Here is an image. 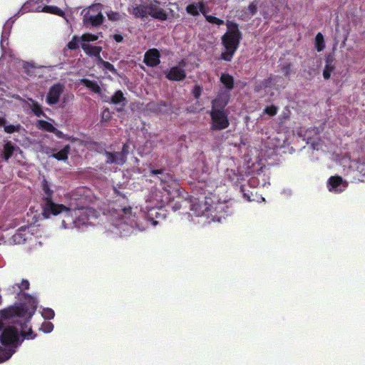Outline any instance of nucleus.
Masks as SVG:
<instances>
[{
    "mask_svg": "<svg viewBox=\"0 0 365 365\" xmlns=\"http://www.w3.org/2000/svg\"><path fill=\"white\" fill-rule=\"evenodd\" d=\"M191 210L197 216H205L210 221L220 222L231 212L226 202H213L211 198L205 197L202 202H192Z\"/></svg>",
    "mask_w": 365,
    "mask_h": 365,
    "instance_id": "obj_1",
    "label": "nucleus"
},
{
    "mask_svg": "<svg viewBox=\"0 0 365 365\" xmlns=\"http://www.w3.org/2000/svg\"><path fill=\"white\" fill-rule=\"evenodd\" d=\"M226 26L227 30L221 38L222 44L225 51L222 52L220 58L230 62L232 60L240 46L242 33L239 29L238 24L235 21H227Z\"/></svg>",
    "mask_w": 365,
    "mask_h": 365,
    "instance_id": "obj_2",
    "label": "nucleus"
},
{
    "mask_svg": "<svg viewBox=\"0 0 365 365\" xmlns=\"http://www.w3.org/2000/svg\"><path fill=\"white\" fill-rule=\"evenodd\" d=\"M36 311V307H29L24 304H15L0 311V317L3 319L18 318L21 328L23 329L27 327V323Z\"/></svg>",
    "mask_w": 365,
    "mask_h": 365,
    "instance_id": "obj_3",
    "label": "nucleus"
},
{
    "mask_svg": "<svg viewBox=\"0 0 365 365\" xmlns=\"http://www.w3.org/2000/svg\"><path fill=\"white\" fill-rule=\"evenodd\" d=\"M42 189V208L43 214L46 217H48L51 215H57L67 207L62 204H56L53 202L52 197L53 190L51 188L50 183L46 179L43 178L41 182Z\"/></svg>",
    "mask_w": 365,
    "mask_h": 365,
    "instance_id": "obj_4",
    "label": "nucleus"
},
{
    "mask_svg": "<svg viewBox=\"0 0 365 365\" xmlns=\"http://www.w3.org/2000/svg\"><path fill=\"white\" fill-rule=\"evenodd\" d=\"M63 211L66 213L62 224L65 228L80 227L81 225H86L89 220L88 210L87 209L71 210L67 207Z\"/></svg>",
    "mask_w": 365,
    "mask_h": 365,
    "instance_id": "obj_5",
    "label": "nucleus"
},
{
    "mask_svg": "<svg viewBox=\"0 0 365 365\" xmlns=\"http://www.w3.org/2000/svg\"><path fill=\"white\" fill-rule=\"evenodd\" d=\"M33 334L32 329H29L28 332H19L17 329L13 326H9L3 328L2 333L0 336V342L4 346H10L16 347L21 343L20 334L24 337L31 336Z\"/></svg>",
    "mask_w": 365,
    "mask_h": 365,
    "instance_id": "obj_6",
    "label": "nucleus"
},
{
    "mask_svg": "<svg viewBox=\"0 0 365 365\" xmlns=\"http://www.w3.org/2000/svg\"><path fill=\"white\" fill-rule=\"evenodd\" d=\"M102 4H94L90 6L83 17V23L86 26H99L104 21V16L101 12Z\"/></svg>",
    "mask_w": 365,
    "mask_h": 365,
    "instance_id": "obj_7",
    "label": "nucleus"
},
{
    "mask_svg": "<svg viewBox=\"0 0 365 365\" xmlns=\"http://www.w3.org/2000/svg\"><path fill=\"white\" fill-rule=\"evenodd\" d=\"M210 116L211 118V130H222L229 127L230 121L226 110H210Z\"/></svg>",
    "mask_w": 365,
    "mask_h": 365,
    "instance_id": "obj_8",
    "label": "nucleus"
},
{
    "mask_svg": "<svg viewBox=\"0 0 365 365\" xmlns=\"http://www.w3.org/2000/svg\"><path fill=\"white\" fill-rule=\"evenodd\" d=\"M151 174L153 175H161L160 177V185L163 189L167 192L168 194H170L172 191L176 190L178 189L179 185L178 180L174 178V177L169 173H164L163 170H151Z\"/></svg>",
    "mask_w": 365,
    "mask_h": 365,
    "instance_id": "obj_9",
    "label": "nucleus"
},
{
    "mask_svg": "<svg viewBox=\"0 0 365 365\" xmlns=\"http://www.w3.org/2000/svg\"><path fill=\"white\" fill-rule=\"evenodd\" d=\"M148 15L152 18L160 20L161 21L168 19V14L160 7V2L153 0L148 4Z\"/></svg>",
    "mask_w": 365,
    "mask_h": 365,
    "instance_id": "obj_10",
    "label": "nucleus"
},
{
    "mask_svg": "<svg viewBox=\"0 0 365 365\" xmlns=\"http://www.w3.org/2000/svg\"><path fill=\"white\" fill-rule=\"evenodd\" d=\"M63 86L61 83H56L51 86L46 96V103L48 105L57 103L61 95L63 92Z\"/></svg>",
    "mask_w": 365,
    "mask_h": 365,
    "instance_id": "obj_11",
    "label": "nucleus"
},
{
    "mask_svg": "<svg viewBox=\"0 0 365 365\" xmlns=\"http://www.w3.org/2000/svg\"><path fill=\"white\" fill-rule=\"evenodd\" d=\"M160 53L157 48L148 49L144 55L143 62L149 67H155L160 63Z\"/></svg>",
    "mask_w": 365,
    "mask_h": 365,
    "instance_id": "obj_12",
    "label": "nucleus"
},
{
    "mask_svg": "<svg viewBox=\"0 0 365 365\" xmlns=\"http://www.w3.org/2000/svg\"><path fill=\"white\" fill-rule=\"evenodd\" d=\"M165 77L170 81H181L186 78V72L179 66H173L166 73Z\"/></svg>",
    "mask_w": 365,
    "mask_h": 365,
    "instance_id": "obj_13",
    "label": "nucleus"
},
{
    "mask_svg": "<svg viewBox=\"0 0 365 365\" xmlns=\"http://www.w3.org/2000/svg\"><path fill=\"white\" fill-rule=\"evenodd\" d=\"M229 98L227 95H217L211 102L212 107L210 110H225V107L229 103Z\"/></svg>",
    "mask_w": 365,
    "mask_h": 365,
    "instance_id": "obj_14",
    "label": "nucleus"
},
{
    "mask_svg": "<svg viewBox=\"0 0 365 365\" xmlns=\"http://www.w3.org/2000/svg\"><path fill=\"white\" fill-rule=\"evenodd\" d=\"M128 11L135 19H144L148 15V4H135L128 8Z\"/></svg>",
    "mask_w": 365,
    "mask_h": 365,
    "instance_id": "obj_15",
    "label": "nucleus"
},
{
    "mask_svg": "<svg viewBox=\"0 0 365 365\" xmlns=\"http://www.w3.org/2000/svg\"><path fill=\"white\" fill-rule=\"evenodd\" d=\"M103 154L106 156V164L123 165L126 162L125 158L120 152L111 153L104 150Z\"/></svg>",
    "mask_w": 365,
    "mask_h": 365,
    "instance_id": "obj_16",
    "label": "nucleus"
},
{
    "mask_svg": "<svg viewBox=\"0 0 365 365\" xmlns=\"http://www.w3.org/2000/svg\"><path fill=\"white\" fill-rule=\"evenodd\" d=\"M106 101L113 105H120L121 108H118V111H121L127 103L126 98L124 96L123 93L120 90L115 91L114 94L110 97V100Z\"/></svg>",
    "mask_w": 365,
    "mask_h": 365,
    "instance_id": "obj_17",
    "label": "nucleus"
},
{
    "mask_svg": "<svg viewBox=\"0 0 365 365\" xmlns=\"http://www.w3.org/2000/svg\"><path fill=\"white\" fill-rule=\"evenodd\" d=\"M81 48L86 54L91 56H95L97 58V61L101 58V52L102 51V47L98 46H92L87 43H82Z\"/></svg>",
    "mask_w": 365,
    "mask_h": 365,
    "instance_id": "obj_18",
    "label": "nucleus"
},
{
    "mask_svg": "<svg viewBox=\"0 0 365 365\" xmlns=\"http://www.w3.org/2000/svg\"><path fill=\"white\" fill-rule=\"evenodd\" d=\"M343 180L340 176H331L328 181L329 190H334L336 192H341L344 190V187L341 188ZM343 187H345L344 185Z\"/></svg>",
    "mask_w": 365,
    "mask_h": 365,
    "instance_id": "obj_19",
    "label": "nucleus"
},
{
    "mask_svg": "<svg viewBox=\"0 0 365 365\" xmlns=\"http://www.w3.org/2000/svg\"><path fill=\"white\" fill-rule=\"evenodd\" d=\"M335 70L334 58L329 55L325 60V67L323 71V77L325 80L330 78L331 73Z\"/></svg>",
    "mask_w": 365,
    "mask_h": 365,
    "instance_id": "obj_20",
    "label": "nucleus"
},
{
    "mask_svg": "<svg viewBox=\"0 0 365 365\" xmlns=\"http://www.w3.org/2000/svg\"><path fill=\"white\" fill-rule=\"evenodd\" d=\"M26 227H21L17 230L16 232L12 236V240L15 244H22L26 240Z\"/></svg>",
    "mask_w": 365,
    "mask_h": 365,
    "instance_id": "obj_21",
    "label": "nucleus"
},
{
    "mask_svg": "<svg viewBox=\"0 0 365 365\" xmlns=\"http://www.w3.org/2000/svg\"><path fill=\"white\" fill-rule=\"evenodd\" d=\"M81 83L95 93L100 94L101 93V88L96 81H93L88 78H83L81 80Z\"/></svg>",
    "mask_w": 365,
    "mask_h": 365,
    "instance_id": "obj_22",
    "label": "nucleus"
},
{
    "mask_svg": "<svg viewBox=\"0 0 365 365\" xmlns=\"http://www.w3.org/2000/svg\"><path fill=\"white\" fill-rule=\"evenodd\" d=\"M71 150L69 145H66L61 150L57 153L51 154V157L58 160H66L68 158V154Z\"/></svg>",
    "mask_w": 365,
    "mask_h": 365,
    "instance_id": "obj_23",
    "label": "nucleus"
},
{
    "mask_svg": "<svg viewBox=\"0 0 365 365\" xmlns=\"http://www.w3.org/2000/svg\"><path fill=\"white\" fill-rule=\"evenodd\" d=\"M220 80L227 90L230 91L234 88V78L229 73H222Z\"/></svg>",
    "mask_w": 365,
    "mask_h": 365,
    "instance_id": "obj_24",
    "label": "nucleus"
},
{
    "mask_svg": "<svg viewBox=\"0 0 365 365\" xmlns=\"http://www.w3.org/2000/svg\"><path fill=\"white\" fill-rule=\"evenodd\" d=\"M119 215L120 216L121 220L124 224H128V221L132 217V207H124L119 210Z\"/></svg>",
    "mask_w": 365,
    "mask_h": 365,
    "instance_id": "obj_25",
    "label": "nucleus"
},
{
    "mask_svg": "<svg viewBox=\"0 0 365 365\" xmlns=\"http://www.w3.org/2000/svg\"><path fill=\"white\" fill-rule=\"evenodd\" d=\"M36 127L40 129L50 133H55L56 128L49 122L44 120H38Z\"/></svg>",
    "mask_w": 365,
    "mask_h": 365,
    "instance_id": "obj_26",
    "label": "nucleus"
},
{
    "mask_svg": "<svg viewBox=\"0 0 365 365\" xmlns=\"http://www.w3.org/2000/svg\"><path fill=\"white\" fill-rule=\"evenodd\" d=\"M41 11L55 14L58 16H63L65 15L64 11L56 6H44L42 8Z\"/></svg>",
    "mask_w": 365,
    "mask_h": 365,
    "instance_id": "obj_27",
    "label": "nucleus"
},
{
    "mask_svg": "<svg viewBox=\"0 0 365 365\" xmlns=\"http://www.w3.org/2000/svg\"><path fill=\"white\" fill-rule=\"evenodd\" d=\"M14 151V147L11 142H7L4 147V151L2 157L4 160H8L13 155Z\"/></svg>",
    "mask_w": 365,
    "mask_h": 365,
    "instance_id": "obj_28",
    "label": "nucleus"
},
{
    "mask_svg": "<svg viewBox=\"0 0 365 365\" xmlns=\"http://www.w3.org/2000/svg\"><path fill=\"white\" fill-rule=\"evenodd\" d=\"M98 65L101 67L103 66L106 71H109L113 74L116 75L118 73L116 68L114 66L108 61H104L102 58L98 59Z\"/></svg>",
    "mask_w": 365,
    "mask_h": 365,
    "instance_id": "obj_29",
    "label": "nucleus"
},
{
    "mask_svg": "<svg viewBox=\"0 0 365 365\" xmlns=\"http://www.w3.org/2000/svg\"><path fill=\"white\" fill-rule=\"evenodd\" d=\"M32 112L34 113V115L37 117L40 116H46L45 113H43L42 108L41 105L38 104V103L36 101L31 100V106Z\"/></svg>",
    "mask_w": 365,
    "mask_h": 365,
    "instance_id": "obj_30",
    "label": "nucleus"
},
{
    "mask_svg": "<svg viewBox=\"0 0 365 365\" xmlns=\"http://www.w3.org/2000/svg\"><path fill=\"white\" fill-rule=\"evenodd\" d=\"M315 47L319 52L325 48L324 38L322 33H318L315 37Z\"/></svg>",
    "mask_w": 365,
    "mask_h": 365,
    "instance_id": "obj_31",
    "label": "nucleus"
},
{
    "mask_svg": "<svg viewBox=\"0 0 365 365\" xmlns=\"http://www.w3.org/2000/svg\"><path fill=\"white\" fill-rule=\"evenodd\" d=\"M80 40H81V38H79L78 36H77L76 35L73 36L72 37L71 41H69L67 44L68 48L70 50L77 49L79 47L78 43H79Z\"/></svg>",
    "mask_w": 365,
    "mask_h": 365,
    "instance_id": "obj_32",
    "label": "nucleus"
},
{
    "mask_svg": "<svg viewBox=\"0 0 365 365\" xmlns=\"http://www.w3.org/2000/svg\"><path fill=\"white\" fill-rule=\"evenodd\" d=\"M108 19L110 21H118L121 20L122 16L118 11H109L106 13Z\"/></svg>",
    "mask_w": 365,
    "mask_h": 365,
    "instance_id": "obj_33",
    "label": "nucleus"
},
{
    "mask_svg": "<svg viewBox=\"0 0 365 365\" xmlns=\"http://www.w3.org/2000/svg\"><path fill=\"white\" fill-rule=\"evenodd\" d=\"M98 39V36L91 33L83 34L81 36V41L83 42L96 41Z\"/></svg>",
    "mask_w": 365,
    "mask_h": 365,
    "instance_id": "obj_34",
    "label": "nucleus"
},
{
    "mask_svg": "<svg viewBox=\"0 0 365 365\" xmlns=\"http://www.w3.org/2000/svg\"><path fill=\"white\" fill-rule=\"evenodd\" d=\"M187 13L189 14L196 16L199 15V11L197 4H190L185 8Z\"/></svg>",
    "mask_w": 365,
    "mask_h": 365,
    "instance_id": "obj_35",
    "label": "nucleus"
},
{
    "mask_svg": "<svg viewBox=\"0 0 365 365\" xmlns=\"http://www.w3.org/2000/svg\"><path fill=\"white\" fill-rule=\"evenodd\" d=\"M205 19L207 22L210 23V24H216L217 26H221V25H223L225 24L224 21L219 19V18H217L214 16H212V15H207V16H205Z\"/></svg>",
    "mask_w": 365,
    "mask_h": 365,
    "instance_id": "obj_36",
    "label": "nucleus"
},
{
    "mask_svg": "<svg viewBox=\"0 0 365 365\" xmlns=\"http://www.w3.org/2000/svg\"><path fill=\"white\" fill-rule=\"evenodd\" d=\"M164 212L165 210L162 208L153 209L150 210V215H155L157 220L164 219L165 217V214L164 213Z\"/></svg>",
    "mask_w": 365,
    "mask_h": 365,
    "instance_id": "obj_37",
    "label": "nucleus"
},
{
    "mask_svg": "<svg viewBox=\"0 0 365 365\" xmlns=\"http://www.w3.org/2000/svg\"><path fill=\"white\" fill-rule=\"evenodd\" d=\"M41 314L46 319H52L55 316L54 311L51 308L43 309Z\"/></svg>",
    "mask_w": 365,
    "mask_h": 365,
    "instance_id": "obj_38",
    "label": "nucleus"
},
{
    "mask_svg": "<svg viewBox=\"0 0 365 365\" xmlns=\"http://www.w3.org/2000/svg\"><path fill=\"white\" fill-rule=\"evenodd\" d=\"M4 131L7 133H13L14 132H18L21 129V125L19 124L17 125H4Z\"/></svg>",
    "mask_w": 365,
    "mask_h": 365,
    "instance_id": "obj_39",
    "label": "nucleus"
},
{
    "mask_svg": "<svg viewBox=\"0 0 365 365\" xmlns=\"http://www.w3.org/2000/svg\"><path fill=\"white\" fill-rule=\"evenodd\" d=\"M149 106L150 109H153L155 111H161L163 107L168 106V103L165 101H161L158 103H150Z\"/></svg>",
    "mask_w": 365,
    "mask_h": 365,
    "instance_id": "obj_40",
    "label": "nucleus"
},
{
    "mask_svg": "<svg viewBox=\"0 0 365 365\" xmlns=\"http://www.w3.org/2000/svg\"><path fill=\"white\" fill-rule=\"evenodd\" d=\"M277 110H278L277 107L274 105H272L269 106H267L264 108V113H266L270 116H274L277 113Z\"/></svg>",
    "mask_w": 365,
    "mask_h": 365,
    "instance_id": "obj_41",
    "label": "nucleus"
},
{
    "mask_svg": "<svg viewBox=\"0 0 365 365\" xmlns=\"http://www.w3.org/2000/svg\"><path fill=\"white\" fill-rule=\"evenodd\" d=\"M197 5L199 13L201 12L205 17V16H207V8L205 3L204 2V0H200L198 1V3H197Z\"/></svg>",
    "mask_w": 365,
    "mask_h": 365,
    "instance_id": "obj_42",
    "label": "nucleus"
},
{
    "mask_svg": "<svg viewBox=\"0 0 365 365\" xmlns=\"http://www.w3.org/2000/svg\"><path fill=\"white\" fill-rule=\"evenodd\" d=\"M53 324L49 322H43L41 327V329L44 333H49L53 330Z\"/></svg>",
    "mask_w": 365,
    "mask_h": 365,
    "instance_id": "obj_43",
    "label": "nucleus"
},
{
    "mask_svg": "<svg viewBox=\"0 0 365 365\" xmlns=\"http://www.w3.org/2000/svg\"><path fill=\"white\" fill-rule=\"evenodd\" d=\"M29 286L30 284L27 279H22L21 284H19L18 285L19 292L21 293L24 290L29 289Z\"/></svg>",
    "mask_w": 365,
    "mask_h": 365,
    "instance_id": "obj_44",
    "label": "nucleus"
},
{
    "mask_svg": "<svg viewBox=\"0 0 365 365\" xmlns=\"http://www.w3.org/2000/svg\"><path fill=\"white\" fill-rule=\"evenodd\" d=\"M11 356V354L6 352L1 346H0V362H2L5 360L9 359Z\"/></svg>",
    "mask_w": 365,
    "mask_h": 365,
    "instance_id": "obj_45",
    "label": "nucleus"
},
{
    "mask_svg": "<svg viewBox=\"0 0 365 365\" xmlns=\"http://www.w3.org/2000/svg\"><path fill=\"white\" fill-rule=\"evenodd\" d=\"M281 71L286 77H289L291 73V64L286 63L281 67Z\"/></svg>",
    "mask_w": 365,
    "mask_h": 365,
    "instance_id": "obj_46",
    "label": "nucleus"
},
{
    "mask_svg": "<svg viewBox=\"0 0 365 365\" xmlns=\"http://www.w3.org/2000/svg\"><path fill=\"white\" fill-rule=\"evenodd\" d=\"M18 285H19V284H15L14 285H11V287H9L7 289L8 293L9 294H16L18 295L20 294L21 292H19Z\"/></svg>",
    "mask_w": 365,
    "mask_h": 365,
    "instance_id": "obj_47",
    "label": "nucleus"
},
{
    "mask_svg": "<svg viewBox=\"0 0 365 365\" xmlns=\"http://www.w3.org/2000/svg\"><path fill=\"white\" fill-rule=\"evenodd\" d=\"M202 93V88L199 86H195L192 91V94L195 98H199Z\"/></svg>",
    "mask_w": 365,
    "mask_h": 365,
    "instance_id": "obj_48",
    "label": "nucleus"
},
{
    "mask_svg": "<svg viewBox=\"0 0 365 365\" xmlns=\"http://www.w3.org/2000/svg\"><path fill=\"white\" fill-rule=\"evenodd\" d=\"M120 153L124 156V158H125V159L127 160V155L129 153V146L125 143L123 144V148H122V150L121 151H120Z\"/></svg>",
    "mask_w": 365,
    "mask_h": 365,
    "instance_id": "obj_49",
    "label": "nucleus"
},
{
    "mask_svg": "<svg viewBox=\"0 0 365 365\" xmlns=\"http://www.w3.org/2000/svg\"><path fill=\"white\" fill-rule=\"evenodd\" d=\"M248 10L252 15H255L257 11V8L256 4H255L254 3H251L248 6Z\"/></svg>",
    "mask_w": 365,
    "mask_h": 365,
    "instance_id": "obj_50",
    "label": "nucleus"
},
{
    "mask_svg": "<svg viewBox=\"0 0 365 365\" xmlns=\"http://www.w3.org/2000/svg\"><path fill=\"white\" fill-rule=\"evenodd\" d=\"M272 77H269V78H268L267 79H264V81L262 82L263 86L264 88H268L272 84Z\"/></svg>",
    "mask_w": 365,
    "mask_h": 365,
    "instance_id": "obj_51",
    "label": "nucleus"
},
{
    "mask_svg": "<svg viewBox=\"0 0 365 365\" xmlns=\"http://www.w3.org/2000/svg\"><path fill=\"white\" fill-rule=\"evenodd\" d=\"M113 39L118 42V43H120L123 41V36L121 35V34H114L113 35Z\"/></svg>",
    "mask_w": 365,
    "mask_h": 365,
    "instance_id": "obj_52",
    "label": "nucleus"
},
{
    "mask_svg": "<svg viewBox=\"0 0 365 365\" xmlns=\"http://www.w3.org/2000/svg\"><path fill=\"white\" fill-rule=\"evenodd\" d=\"M180 208H181V205H180L178 202L175 203V204L173 206V210L174 211H176V210H180Z\"/></svg>",
    "mask_w": 365,
    "mask_h": 365,
    "instance_id": "obj_53",
    "label": "nucleus"
},
{
    "mask_svg": "<svg viewBox=\"0 0 365 365\" xmlns=\"http://www.w3.org/2000/svg\"><path fill=\"white\" fill-rule=\"evenodd\" d=\"M6 123V119L4 118H0V126L4 125Z\"/></svg>",
    "mask_w": 365,
    "mask_h": 365,
    "instance_id": "obj_54",
    "label": "nucleus"
},
{
    "mask_svg": "<svg viewBox=\"0 0 365 365\" xmlns=\"http://www.w3.org/2000/svg\"><path fill=\"white\" fill-rule=\"evenodd\" d=\"M54 133H56V135H58V137H60L61 135L62 134V133L60 130H57V129H56V132Z\"/></svg>",
    "mask_w": 365,
    "mask_h": 365,
    "instance_id": "obj_55",
    "label": "nucleus"
},
{
    "mask_svg": "<svg viewBox=\"0 0 365 365\" xmlns=\"http://www.w3.org/2000/svg\"><path fill=\"white\" fill-rule=\"evenodd\" d=\"M179 65H180V66H185V62L183 60H182V61L179 63Z\"/></svg>",
    "mask_w": 365,
    "mask_h": 365,
    "instance_id": "obj_56",
    "label": "nucleus"
},
{
    "mask_svg": "<svg viewBox=\"0 0 365 365\" xmlns=\"http://www.w3.org/2000/svg\"><path fill=\"white\" fill-rule=\"evenodd\" d=\"M4 327V323L1 321H0V330H2Z\"/></svg>",
    "mask_w": 365,
    "mask_h": 365,
    "instance_id": "obj_57",
    "label": "nucleus"
},
{
    "mask_svg": "<svg viewBox=\"0 0 365 365\" xmlns=\"http://www.w3.org/2000/svg\"><path fill=\"white\" fill-rule=\"evenodd\" d=\"M158 222L157 220L153 221V224H154V225H157V224H158Z\"/></svg>",
    "mask_w": 365,
    "mask_h": 365,
    "instance_id": "obj_58",
    "label": "nucleus"
},
{
    "mask_svg": "<svg viewBox=\"0 0 365 365\" xmlns=\"http://www.w3.org/2000/svg\"><path fill=\"white\" fill-rule=\"evenodd\" d=\"M41 1H46V2L48 3L50 1V0H41Z\"/></svg>",
    "mask_w": 365,
    "mask_h": 365,
    "instance_id": "obj_59",
    "label": "nucleus"
}]
</instances>
